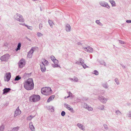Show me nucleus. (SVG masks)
I'll return each mask as SVG.
<instances>
[{
  "label": "nucleus",
  "mask_w": 131,
  "mask_h": 131,
  "mask_svg": "<svg viewBox=\"0 0 131 131\" xmlns=\"http://www.w3.org/2000/svg\"><path fill=\"white\" fill-rule=\"evenodd\" d=\"M24 86L28 90L32 89L34 88V84L32 79L31 78L28 79L24 83Z\"/></svg>",
  "instance_id": "f257e3e1"
},
{
  "label": "nucleus",
  "mask_w": 131,
  "mask_h": 131,
  "mask_svg": "<svg viewBox=\"0 0 131 131\" xmlns=\"http://www.w3.org/2000/svg\"><path fill=\"white\" fill-rule=\"evenodd\" d=\"M52 91L51 88L49 87H45L42 88L41 90V93L46 95H48L50 94Z\"/></svg>",
  "instance_id": "f03ea898"
},
{
  "label": "nucleus",
  "mask_w": 131,
  "mask_h": 131,
  "mask_svg": "<svg viewBox=\"0 0 131 131\" xmlns=\"http://www.w3.org/2000/svg\"><path fill=\"white\" fill-rule=\"evenodd\" d=\"M15 19L20 22H24L25 20L23 16L17 13L14 16Z\"/></svg>",
  "instance_id": "7ed1b4c3"
},
{
  "label": "nucleus",
  "mask_w": 131,
  "mask_h": 131,
  "mask_svg": "<svg viewBox=\"0 0 131 131\" xmlns=\"http://www.w3.org/2000/svg\"><path fill=\"white\" fill-rule=\"evenodd\" d=\"M40 98L39 95H34L30 97L29 100L30 101L35 102L39 101Z\"/></svg>",
  "instance_id": "20e7f679"
},
{
  "label": "nucleus",
  "mask_w": 131,
  "mask_h": 131,
  "mask_svg": "<svg viewBox=\"0 0 131 131\" xmlns=\"http://www.w3.org/2000/svg\"><path fill=\"white\" fill-rule=\"evenodd\" d=\"M99 4L101 6L104 7H106L108 9L110 8V6L108 3L104 1H100L99 2Z\"/></svg>",
  "instance_id": "39448f33"
},
{
  "label": "nucleus",
  "mask_w": 131,
  "mask_h": 131,
  "mask_svg": "<svg viewBox=\"0 0 131 131\" xmlns=\"http://www.w3.org/2000/svg\"><path fill=\"white\" fill-rule=\"evenodd\" d=\"M9 56V54H6L2 56L0 58V59L2 61H7L8 59Z\"/></svg>",
  "instance_id": "423d86ee"
},
{
  "label": "nucleus",
  "mask_w": 131,
  "mask_h": 131,
  "mask_svg": "<svg viewBox=\"0 0 131 131\" xmlns=\"http://www.w3.org/2000/svg\"><path fill=\"white\" fill-rule=\"evenodd\" d=\"M98 99L101 102L104 104L106 103L108 100V99L105 98L102 96H99Z\"/></svg>",
  "instance_id": "0eeeda50"
},
{
  "label": "nucleus",
  "mask_w": 131,
  "mask_h": 131,
  "mask_svg": "<svg viewBox=\"0 0 131 131\" xmlns=\"http://www.w3.org/2000/svg\"><path fill=\"white\" fill-rule=\"evenodd\" d=\"M34 50V48L32 47L30 50L28 52L27 57L28 58H31L32 57V54Z\"/></svg>",
  "instance_id": "6e6552de"
},
{
  "label": "nucleus",
  "mask_w": 131,
  "mask_h": 131,
  "mask_svg": "<svg viewBox=\"0 0 131 131\" xmlns=\"http://www.w3.org/2000/svg\"><path fill=\"white\" fill-rule=\"evenodd\" d=\"M83 49L88 52L92 53L93 51V49L90 46H88L87 47H83Z\"/></svg>",
  "instance_id": "1a4fd4ad"
},
{
  "label": "nucleus",
  "mask_w": 131,
  "mask_h": 131,
  "mask_svg": "<svg viewBox=\"0 0 131 131\" xmlns=\"http://www.w3.org/2000/svg\"><path fill=\"white\" fill-rule=\"evenodd\" d=\"M65 30L67 32H70L71 30V28L70 25L68 24H66L65 26Z\"/></svg>",
  "instance_id": "9d476101"
},
{
  "label": "nucleus",
  "mask_w": 131,
  "mask_h": 131,
  "mask_svg": "<svg viewBox=\"0 0 131 131\" xmlns=\"http://www.w3.org/2000/svg\"><path fill=\"white\" fill-rule=\"evenodd\" d=\"M6 78H5V81H8L10 80L11 78V73L10 72H8L6 73L5 75Z\"/></svg>",
  "instance_id": "9b49d317"
},
{
  "label": "nucleus",
  "mask_w": 131,
  "mask_h": 131,
  "mask_svg": "<svg viewBox=\"0 0 131 131\" xmlns=\"http://www.w3.org/2000/svg\"><path fill=\"white\" fill-rule=\"evenodd\" d=\"M77 125L81 130L83 131L85 130V126L79 123H78Z\"/></svg>",
  "instance_id": "f8f14e48"
},
{
  "label": "nucleus",
  "mask_w": 131,
  "mask_h": 131,
  "mask_svg": "<svg viewBox=\"0 0 131 131\" xmlns=\"http://www.w3.org/2000/svg\"><path fill=\"white\" fill-rule=\"evenodd\" d=\"M25 65L24 60V59L20 60L19 63V67L20 68H22Z\"/></svg>",
  "instance_id": "ddd939ff"
},
{
  "label": "nucleus",
  "mask_w": 131,
  "mask_h": 131,
  "mask_svg": "<svg viewBox=\"0 0 131 131\" xmlns=\"http://www.w3.org/2000/svg\"><path fill=\"white\" fill-rule=\"evenodd\" d=\"M64 106L66 108L69 110L71 112H74V111L73 108L71 107H70V105L66 104H65Z\"/></svg>",
  "instance_id": "4468645a"
},
{
  "label": "nucleus",
  "mask_w": 131,
  "mask_h": 131,
  "mask_svg": "<svg viewBox=\"0 0 131 131\" xmlns=\"http://www.w3.org/2000/svg\"><path fill=\"white\" fill-rule=\"evenodd\" d=\"M21 112L19 108V107H18L16 109V111L15 112V114L14 115V117H16L17 115H19L21 113Z\"/></svg>",
  "instance_id": "2eb2a0df"
},
{
  "label": "nucleus",
  "mask_w": 131,
  "mask_h": 131,
  "mask_svg": "<svg viewBox=\"0 0 131 131\" xmlns=\"http://www.w3.org/2000/svg\"><path fill=\"white\" fill-rule=\"evenodd\" d=\"M41 70L42 72H45L46 70V66L42 63L40 64Z\"/></svg>",
  "instance_id": "dca6fc26"
},
{
  "label": "nucleus",
  "mask_w": 131,
  "mask_h": 131,
  "mask_svg": "<svg viewBox=\"0 0 131 131\" xmlns=\"http://www.w3.org/2000/svg\"><path fill=\"white\" fill-rule=\"evenodd\" d=\"M84 107L89 111H92L93 110L92 107L86 104H84Z\"/></svg>",
  "instance_id": "f3484780"
},
{
  "label": "nucleus",
  "mask_w": 131,
  "mask_h": 131,
  "mask_svg": "<svg viewBox=\"0 0 131 131\" xmlns=\"http://www.w3.org/2000/svg\"><path fill=\"white\" fill-rule=\"evenodd\" d=\"M29 127L30 129L32 131H35V128L33 125L32 122H30L29 124Z\"/></svg>",
  "instance_id": "a211bd4d"
},
{
  "label": "nucleus",
  "mask_w": 131,
  "mask_h": 131,
  "mask_svg": "<svg viewBox=\"0 0 131 131\" xmlns=\"http://www.w3.org/2000/svg\"><path fill=\"white\" fill-rule=\"evenodd\" d=\"M42 63L45 64L46 66H47L49 64V62L45 59H43L41 60Z\"/></svg>",
  "instance_id": "6ab92c4d"
},
{
  "label": "nucleus",
  "mask_w": 131,
  "mask_h": 131,
  "mask_svg": "<svg viewBox=\"0 0 131 131\" xmlns=\"http://www.w3.org/2000/svg\"><path fill=\"white\" fill-rule=\"evenodd\" d=\"M19 24L23 26H25L27 27L28 29L31 30H32V27L27 26L24 23H23V24L19 23Z\"/></svg>",
  "instance_id": "aec40b11"
},
{
  "label": "nucleus",
  "mask_w": 131,
  "mask_h": 131,
  "mask_svg": "<svg viewBox=\"0 0 131 131\" xmlns=\"http://www.w3.org/2000/svg\"><path fill=\"white\" fill-rule=\"evenodd\" d=\"M115 113L116 115L118 116H121L122 115V113L119 110H117L115 111Z\"/></svg>",
  "instance_id": "412c9836"
},
{
  "label": "nucleus",
  "mask_w": 131,
  "mask_h": 131,
  "mask_svg": "<svg viewBox=\"0 0 131 131\" xmlns=\"http://www.w3.org/2000/svg\"><path fill=\"white\" fill-rule=\"evenodd\" d=\"M109 2L111 3L112 7H114L116 6V4L114 1L112 0H109Z\"/></svg>",
  "instance_id": "4be33fe9"
},
{
  "label": "nucleus",
  "mask_w": 131,
  "mask_h": 131,
  "mask_svg": "<svg viewBox=\"0 0 131 131\" xmlns=\"http://www.w3.org/2000/svg\"><path fill=\"white\" fill-rule=\"evenodd\" d=\"M11 89L9 88H6L4 89L3 90V94H5L8 92Z\"/></svg>",
  "instance_id": "5701e85b"
},
{
  "label": "nucleus",
  "mask_w": 131,
  "mask_h": 131,
  "mask_svg": "<svg viewBox=\"0 0 131 131\" xmlns=\"http://www.w3.org/2000/svg\"><path fill=\"white\" fill-rule=\"evenodd\" d=\"M54 95H52L50 96L49 98L48 99L47 102H49L50 101H52L53 100L54 97Z\"/></svg>",
  "instance_id": "b1692460"
},
{
  "label": "nucleus",
  "mask_w": 131,
  "mask_h": 131,
  "mask_svg": "<svg viewBox=\"0 0 131 131\" xmlns=\"http://www.w3.org/2000/svg\"><path fill=\"white\" fill-rule=\"evenodd\" d=\"M48 22L51 27H52L53 25H54V23L51 20H48Z\"/></svg>",
  "instance_id": "393cba45"
},
{
  "label": "nucleus",
  "mask_w": 131,
  "mask_h": 131,
  "mask_svg": "<svg viewBox=\"0 0 131 131\" xmlns=\"http://www.w3.org/2000/svg\"><path fill=\"white\" fill-rule=\"evenodd\" d=\"M37 35L38 37H41L43 36V34L39 32H38L37 33Z\"/></svg>",
  "instance_id": "a878e982"
},
{
  "label": "nucleus",
  "mask_w": 131,
  "mask_h": 131,
  "mask_svg": "<svg viewBox=\"0 0 131 131\" xmlns=\"http://www.w3.org/2000/svg\"><path fill=\"white\" fill-rule=\"evenodd\" d=\"M104 107H105L104 105H102L99 106L98 108L101 110H105Z\"/></svg>",
  "instance_id": "bb28decb"
},
{
  "label": "nucleus",
  "mask_w": 131,
  "mask_h": 131,
  "mask_svg": "<svg viewBox=\"0 0 131 131\" xmlns=\"http://www.w3.org/2000/svg\"><path fill=\"white\" fill-rule=\"evenodd\" d=\"M19 128V127L18 126L14 127L12 129V131H18Z\"/></svg>",
  "instance_id": "cd10ccee"
},
{
  "label": "nucleus",
  "mask_w": 131,
  "mask_h": 131,
  "mask_svg": "<svg viewBox=\"0 0 131 131\" xmlns=\"http://www.w3.org/2000/svg\"><path fill=\"white\" fill-rule=\"evenodd\" d=\"M52 66L54 68H57L58 67H59L60 68L59 65L58 64H52Z\"/></svg>",
  "instance_id": "c85d7f7f"
},
{
  "label": "nucleus",
  "mask_w": 131,
  "mask_h": 131,
  "mask_svg": "<svg viewBox=\"0 0 131 131\" xmlns=\"http://www.w3.org/2000/svg\"><path fill=\"white\" fill-rule=\"evenodd\" d=\"M34 117H35L34 116L30 115V116H28L27 118V120H28V121L31 120L32 118H34Z\"/></svg>",
  "instance_id": "c756f323"
},
{
  "label": "nucleus",
  "mask_w": 131,
  "mask_h": 131,
  "mask_svg": "<svg viewBox=\"0 0 131 131\" xmlns=\"http://www.w3.org/2000/svg\"><path fill=\"white\" fill-rule=\"evenodd\" d=\"M95 23L98 25H99L102 26H103L102 24L99 21V20H96L95 21Z\"/></svg>",
  "instance_id": "7c9ffc66"
},
{
  "label": "nucleus",
  "mask_w": 131,
  "mask_h": 131,
  "mask_svg": "<svg viewBox=\"0 0 131 131\" xmlns=\"http://www.w3.org/2000/svg\"><path fill=\"white\" fill-rule=\"evenodd\" d=\"M21 45V43H18L17 46V47L16 49V51H17L18 50H19L20 49Z\"/></svg>",
  "instance_id": "2f4dec72"
},
{
  "label": "nucleus",
  "mask_w": 131,
  "mask_h": 131,
  "mask_svg": "<svg viewBox=\"0 0 131 131\" xmlns=\"http://www.w3.org/2000/svg\"><path fill=\"white\" fill-rule=\"evenodd\" d=\"M21 77H20L19 75H18L16 76L14 80L15 81H18L21 79Z\"/></svg>",
  "instance_id": "473e14b6"
},
{
  "label": "nucleus",
  "mask_w": 131,
  "mask_h": 131,
  "mask_svg": "<svg viewBox=\"0 0 131 131\" xmlns=\"http://www.w3.org/2000/svg\"><path fill=\"white\" fill-rule=\"evenodd\" d=\"M4 125H2L0 126V131H3L4 129Z\"/></svg>",
  "instance_id": "72a5a7b5"
},
{
  "label": "nucleus",
  "mask_w": 131,
  "mask_h": 131,
  "mask_svg": "<svg viewBox=\"0 0 131 131\" xmlns=\"http://www.w3.org/2000/svg\"><path fill=\"white\" fill-rule=\"evenodd\" d=\"M79 63H81V64H83L84 63V61L83 59L81 58H80L79 59Z\"/></svg>",
  "instance_id": "f704fd0d"
},
{
  "label": "nucleus",
  "mask_w": 131,
  "mask_h": 131,
  "mask_svg": "<svg viewBox=\"0 0 131 131\" xmlns=\"http://www.w3.org/2000/svg\"><path fill=\"white\" fill-rule=\"evenodd\" d=\"M105 88H108V86L107 85L106 83H103L102 85Z\"/></svg>",
  "instance_id": "c9c22d12"
},
{
  "label": "nucleus",
  "mask_w": 131,
  "mask_h": 131,
  "mask_svg": "<svg viewBox=\"0 0 131 131\" xmlns=\"http://www.w3.org/2000/svg\"><path fill=\"white\" fill-rule=\"evenodd\" d=\"M115 82H116V83L118 85V84H119V82L118 79L117 78H116L115 79Z\"/></svg>",
  "instance_id": "e433bc0d"
},
{
  "label": "nucleus",
  "mask_w": 131,
  "mask_h": 131,
  "mask_svg": "<svg viewBox=\"0 0 131 131\" xmlns=\"http://www.w3.org/2000/svg\"><path fill=\"white\" fill-rule=\"evenodd\" d=\"M104 128L106 130H107L108 129V126L106 124H104Z\"/></svg>",
  "instance_id": "4c0bfd02"
},
{
  "label": "nucleus",
  "mask_w": 131,
  "mask_h": 131,
  "mask_svg": "<svg viewBox=\"0 0 131 131\" xmlns=\"http://www.w3.org/2000/svg\"><path fill=\"white\" fill-rule=\"evenodd\" d=\"M127 116L128 117H131V111L129 112L127 114Z\"/></svg>",
  "instance_id": "58836bf2"
},
{
  "label": "nucleus",
  "mask_w": 131,
  "mask_h": 131,
  "mask_svg": "<svg viewBox=\"0 0 131 131\" xmlns=\"http://www.w3.org/2000/svg\"><path fill=\"white\" fill-rule=\"evenodd\" d=\"M118 41L119 43L121 44H125L126 43L125 42L122 40H119Z\"/></svg>",
  "instance_id": "ea45409f"
},
{
  "label": "nucleus",
  "mask_w": 131,
  "mask_h": 131,
  "mask_svg": "<svg viewBox=\"0 0 131 131\" xmlns=\"http://www.w3.org/2000/svg\"><path fill=\"white\" fill-rule=\"evenodd\" d=\"M53 61V62L54 64L58 63V61L56 59Z\"/></svg>",
  "instance_id": "a19ab883"
},
{
  "label": "nucleus",
  "mask_w": 131,
  "mask_h": 131,
  "mask_svg": "<svg viewBox=\"0 0 131 131\" xmlns=\"http://www.w3.org/2000/svg\"><path fill=\"white\" fill-rule=\"evenodd\" d=\"M51 60L53 61H54L56 59L55 58V57L53 56H51Z\"/></svg>",
  "instance_id": "79ce46f5"
},
{
  "label": "nucleus",
  "mask_w": 131,
  "mask_h": 131,
  "mask_svg": "<svg viewBox=\"0 0 131 131\" xmlns=\"http://www.w3.org/2000/svg\"><path fill=\"white\" fill-rule=\"evenodd\" d=\"M94 73L96 75H98L99 74L98 71L97 70L94 71Z\"/></svg>",
  "instance_id": "37998d69"
},
{
  "label": "nucleus",
  "mask_w": 131,
  "mask_h": 131,
  "mask_svg": "<svg viewBox=\"0 0 131 131\" xmlns=\"http://www.w3.org/2000/svg\"><path fill=\"white\" fill-rule=\"evenodd\" d=\"M78 78L76 77H74L73 81L75 82H78Z\"/></svg>",
  "instance_id": "c03bdc74"
},
{
  "label": "nucleus",
  "mask_w": 131,
  "mask_h": 131,
  "mask_svg": "<svg viewBox=\"0 0 131 131\" xmlns=\"http://www.w3.org/2000/svg\"><path fill=\"white\" fill-rule=\"evenodd\" d=\"M65 114H66V113H65V112H64V111H62L61 112V115L62 116H64L65 115Z\"/></svg>",
  "instance_id": "a18cd8bd"
},
{
  "label": "nucleus",
  "mask_w": 131,
  "mask_h": 131,
  "mask_svg": "<svg viewBox=\"0 0 131 131\" xmlns=\"http://www.w3.org/2000/svg\"><path fill=\"white\" fill-rule=\"evenodd\" d=\"M42 24H40L39 25V28L41 30L42 29Z\"/></svg>",
  "instance_id": "49530a36"
},
{
  "label": "nucleus",
  "mask_w": 131,
  "mask_h": 131,
  "mask_svg": "<svg viewBox=\"0 0 131 131\" xmlns=\"http://www.w3.org/2000/svg\"><path fill=\"white\" fill-rule=\"evenodd\" d=\"M81 65L82 66L83 68H84V69H85L86 68L88 67H87V66L85 64H82Z\"/></svg>",
  "instance_id": "de8ad7c7"
},
{
  "label": "nucleus",
  "mask_w": 131,
  "mask_h": 131,
  "mask_svg": "<svg viewBox=\"0 0 131 131\" xmlns=\"http://www.w3.org/2000/svg\"><path fill=\"white\" fill-rule=\"evenodd\" d=\"M126 22L127 23H131V20H127Z\"/></svg>",
  "instance_id": "09e8293b"
},
{
  "label": "nucleus",
  "mask_w": 131,
  "mask_h": 131,
  "mask_svg": "<svg viewBox=\"0 0 131 131\" xmlns=\"http://www.w3.org/2000/svg\"><path fill=\"white\" fill-rule=\"evenodd\" d=\"M25 38H26V39H27V40H29V41H31V40L30 39H29V38H28L27 37H25Z\"/></svg>",
  "instance_id": "8fccbe9b"
},
{
  "label": "nucleus",
  "mask_w": 131,
  "mask_h": 131,
  "mask_svg": "<svg viewBox=\"0 0 131 131\" xmlns=\"http://www.w3.org/2000/svg\"><path fill=\"white\" fill-rule=\"evenodd\" d=\"M68 94L70 96H71L72 95V93L70 92H69Z\"/></svg>",
  "instance_id": "3c124183"
},
{
  "label": "nucleus",
  "mask_w": 131,
  "mask_h": 131,
  "mask_svg": "<svg viewBox=\"0 0 131 131\" xmlns=\"http://www.w3.org/2000/svg\"><path fill=\"white\" fill-rule=\"evenodd\" d=\"M77 45H82V44L80 42H78L77 43Z\"/></svg>",
  "instance_id": "603ef678"
},
{
  "label": "nucleus",
  "mask_w": 131,
  "mask_h": 131,
  "mask_svg": "<svg viewBox=\"0 0 131 131\" xmlns=\"http://www.w3.org/2000/svg\"><path fill=\"white\" fill-rule=\"evenodd\" d=\"M69 79L71 81H73L74 80V79L72 78H69Z\"/></svg>",
  "instance_id": "864d4df0"
},
{
  "label": "nucleus",
  "mask_w": 131,
  "mask_h": 131,
  "mask_svg": "<svg viewBox=\"0 0 131 131\" xmlns=\"http://www.w3.org/2000/svg\"><path fill=\"white\" fill-rule=\"evenodd\" d=\"M79 62H76V63L77 64H79Z\"/></svg>",
  "instance_id": "5fc2aeb1"
},
{
  "label": "nucleus",
  "mask_w": 131,
  "mask_h": 131,
  "mask_svg": "<svg viewBox=\"0 0 131 131\" xmlns=\"http://www.w3.org/2000/svg\"><path fill=\"white\" fill-rule=\"evenodd\" d=\"M51 109H52L53 110V111H54V109H53V107L52 106L51 108Z\"/></svg>",
  "instance_id": "6e6d98bb"
},
{
  "label": "nucleus",
  "mask_w": 131,
  "mask_h": 131,
  "mask_svg": "<svg viewBox=\"0 0 131 131\" xmlns=\"http://www.w3.org/2000/svg\"><path fill=\"white\" fill-rule=\"evenodd\" d=\"M70 96L69 95L67 97V98H68L69 97H70Z\"/></svg>",
  "instance_id": "4d7b16f0"
},
{
  "label": "nucleus",
  "mask_w": 131,
  "mask_h": 131,
  "mask_svg": "<svg viewBox=\"0 0 131 131\" xmlns=\"http://www.w3.org/2000/svg\"><path fill=\"white\" fill-rule=\"evenodd\" d=\"M88 98H87L86 99V100H88Z\"/></svg>",
  "instance_id": "13d9d810"
},
{
  "label": "nucleus",
  "mask_w": 131,
  "mask_h": 131,
  "mask_svg": "<svg viewBox=\"0 0 131 131\" xmlns=\"http://www.w3.org/2000/svg\"><path fill=\"white\" fill-rule=\"evenodd\" d=\"M66 97H64V99H66Z\"/></svg>",
  "instance_id": "bf43d9fd"
},
{
  "label": "nucleus",
  "mask_w": 131,
  "mask_h": 131,
  "mask_svg": "<svg viewBox=\"0 0 131 131\" xmlns=\"http://www.w3.org/2000/svg\"><path fill=\"white\" fill-rule=\"evenodd\" d=\"M124 68H125V66H124Z\"/></svg>",
  "instance_id": "052dcab7"
}]
</instances>
